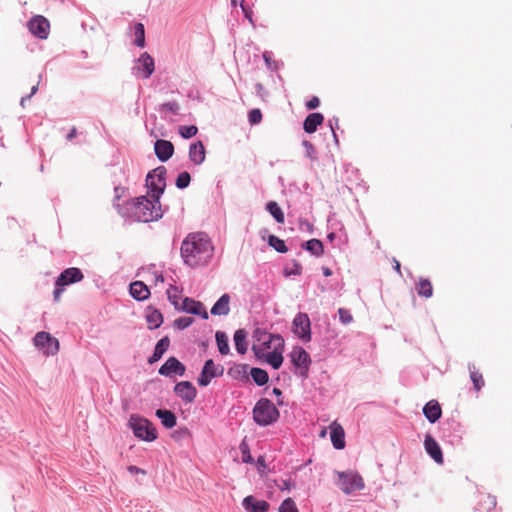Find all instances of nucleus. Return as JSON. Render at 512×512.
Wrapping results in <instances>:
<instances>
[{"instance_id":"nucleus-1","label":"nucleus","mask_w":512,"mask_h":512,"mask_svg":"<svg viewBox=\"0 0 512 512\" xmlns=\"http://www.w3.org/2000/svg\"><path fill=\"white\" fill-rule=\"evenodd\" d=\"M180 252L183 262L187 266L197 268L210 262L214 247L206 233L193 232L189 233L182 241Z\"/></svg>"},{"instance_id":"nucleus-2","label":"nucleus","mask_w":512,"mask_h":512,"mask_svg":"<svg viewBox=\"0 0 512 512\" xmlns=\"http://www.w3.org/2000/svg\"><path fill=\"white\" fill-rule=\"evenodd\" d=\"M118 213L126 220L132 222H152L162 218L163 211L160 201L156 202L153 198L140 196L128 200L123 204H114Z\"/></svg>"},{"instance_id":"nucleus-3","label":"nucleus","mask_w":512,"mask_h":512,"mask_svg":"<svg viewBox=\"0 0 512 512\" xmlns=\"http://www.w3.org/2000/svg\"><path fill=\"white\" fill-rule=\"evenodd\" d=\"M280 417L276 406L267 398H261L253 408V420L259 426L265 427L273 424Z\"/></svg>"},{"instance_id":"nucleus-4","label":"nucleus","mask_w":512,"mask_h":512,"mask_svg":"<svg viewBox=\"0 0 512 512\" xmlns=\"http://www.w3.org/2000/svg\"><path fill=\"white\" fill-rule=\"evenodd\" d=\"M166 173L167 170L164 166H158L147 174L146 186L149 189L148 193L156 202H159L160 197L165 190Z\"/></svg>"},{"instance_id":"nucleus-5","label":"nucleus","mask_w":512,"mask_h":512,"mask_svg":"<svg viewBox=\"0 0 512 512\" xmlns=\"http://www.w3.org/2000/svg\"><path fill=\"white\" fill-rule=\"evenodd\" d=\"M128 425L134 435L141 440L151 442L157 438L156 429L152 423L144 417L131 415Z\"/></svg>"},{"instance_id":"nucleus-6","label":"nucleus","mask_w":512,"mask_h":512,"mask_svg":"<svg viewBox=\"0 0 512 512\" xmlns=\"http://www.w3.org/2000/svg\"><path fill=\"white\" fill-rule=\"evenodd\" d=\"M291 362L295 367L294 373L306 379L308 377L311 358L309 353L302 347L296 346L289 354Z\"/></svg>"},{"instance_id":"nucleus-7","label":"nucleus","mask_w":512,"mask_h":512,"mask_svg":"<svg viewBox=\"0 0 512 512\" xmlns=\"http://www.w3.org/2000/svg\"><path fill=\"white\" fill-rule=\"evenodd\" d=\"M337 474V485L345 494H351L364 488V480L358 473L345 471Z\"/></svg>"},{"instance_id":"nucleus-8","label":"nucleus","mask_w":512,"mask_h":512,"mask_svg":"<svg viewBox=\"0 0 512 512\" xmlns=\"http://www.w3.org/2000/svg\"><path fill=\"white\" fill-rule=\"evenodd\" d=\"M292 332L303 342L311 341V321L307 313L299 312L292 321Z\"/></svg>"},{"instance_id":"nucleus-9","label":"nucleus","mask_w":512,"mask_h":512,"mask_svg":"<svg viewBox=\"0 0 512 512\" xmlns=\"http://www.w3.org/2000/svg\"><path fill=\"white\" fill-rule=\"evenodd\" d=\"M223 372L224 367L222 365H216L212 359H208L197 379L198 385L201 387L208 386L213 378L222 376Z\"/></svg>"},{"instance_id":"nucleus-10","label":"nucleus","mask_w":512,"mask_h":512,"mask_svg":"<svg viewBox=\"0 0 512 512\" xmlns=\"http://www.w3.org/2000/svg\"><path fill=\"white\" fill-rule=\"evenodd\" d=\"M33 341L36 347L44 349L46 355H55L59 350L58 340L52 337L48 332H38L34 336Z\"/></svg>"},{"instance_id":"nucleus-11","label":"nucleus","mask_w":512,"mask_h":512,"mask_svg":"<svg viewBox=\"0 0 512 512\" xmlns=\"http://www.w3.org/2000/svg\"><path fill=\"white\" fill-rule=\"evenodd\" d=\"M185 371V365L174 356L169 357L158 370L159 374L165 377L183 376Z\"/></svg>"},{"instance_id":"nucleus-12","label":"nucleus","mask_w":512,"mask_h":512,"mask_svg":"<svg viewBox=\"0 0 512 512\" xmlns=\"http://www.w3.org/2000/svg\"><path fill=\"white\" fill-rule=\"evenodd\" d=\"M254 337L259 344H254L252 346V351L257 358H262V354L265 353L266 350L271 349V339H273L272 333L262 329H256Z\"/></svg>"},{"instance_id":"nucleus-13","label":"nucleus","mask_w":512,"mask_h":512,"mask_svg":"<svg viewBox=\"0 0 512 512\" xmlns=\"http://www.w3.org/2000/svg\"><path fill=\"white\" fill-rule=\"evenodd\" d=\"M29 31L40 39H46L49 35V21L41 15L34 16L28 22Z\"/></svg>"},{"instance_id":"nucleus-14","label":"nucleus","mask_w":512,"mask_h":512,"mask_svg":"<svg viewBox=\"0 0 512 512\" xmlns=\"http://www.w3.org/2000/svg\"><path fill=\"white\" fill-rule=\"evenodd\" d=\"M174 393L187 404L193 403L197 396V390L190 381L178 382L174 386Z\"/></svg>"},{"instance_id":"nucleus-15","label":"nucleus","mask_w":512,"mask_h":512,"mask_svg":"<svg viewBox=\"0 0 512 512\" xmlns=\"http://www.w3.org/2000/svg\"><path fill=\"white\" fill-rule=\"evenodd\" d=\"M83 273L79 268L71 267L65 269L57 278L56 284L58 286H66L77 283L83 279Z\"/></svg>"},{"instance_id":"nucleus-16","label":"nucleus","mask_w":512,"mask_h":512,"mask_svg":"<svg viewBox=\"0 0 512 512\" xmlns=\"http://www.w3.org/2000/svg\"><path fill=\"white\" fill-rule=\"evenodd\" d=\"M180 309L186 313L200 316L205 320L209 317L204 305L200 301H196L189 297L183 299Z\"/></svg>"},{"instance_id":"nucleus-17","label":"nucleus","mask_w":512,"mask_h":512,"mask_svg":"<svg viewBox=\"0 0 512 512\" xmlns=\"http://www.w3.org/2000/svg\"><path fill=\"white\" fill-rule=\"evenodd\" d=\"M155 155L161 162L168 161L174 153V145L163 139H158L154 144Z\"/></svg>"},{"instance_id":"nucleus-18","label":"nucleus","mask_w":512,"mask_h":512,"mask_svg":"<svg viewBox=\"0 0 512 512\" xmlns=\"http://www.w3.org/2000/svg\"><path fill=\"white\" fill-rule=\"evenodd\" d=\"M424 447L427 454L438 464L443 463V454L440 445L437 441L430 435L427 434L424 440Z\"/></svg>"},{"instance_id":"nucleus-19","label":"nucleus","mask_w":512,"mask_h":512,"mask_svg":"<svg viewBox=\"0 0 512 512\" xmlns=\"http://www.w3.org/2000/svg\"><path fill=\"white\" fill-rule=\"evenodd\" d=\"M137 64L136 69L142 72V78L144 79L149 78L155 70L154 59L147 52L140 55Z\"/></svg>"},{"instance_id":"nucleus-20","label":"nucleus","mask_w":512,"mask_h":512,"mask_svg":"<svg viewBox=\"0 0 512 512\" xmlns=\"http://www.w3.org/2000/svg\"><path fill=\"white\" fill-rule=\"evenodd\" d=\"M242 506L247 512H267L270 504L265 500H257L254 496H246L242 501Z\"/></svg>"},{"instance_id":"nucleus-21","label":"nucleus","mask_w":512,"mask_h":512,"mask_svg":"<svg viewBox=\"0 0 512 512\" xmlns=\"http://www.w3.org/2000/svg\"><path fill=\"white\" fill-rule=\"evenodd\" d=\"M331 441L335 449H343L345 447V432L340 424L333 422L330 426Z\"/></svg>"},{"instance_id":"nucleus-22","label":"nucleus","mask_w":512,"mask_h":512,"mask_svg":"<svg viewBox=\"0 0 512 512\" xmlns=\"http://www.w3.org/2000/svg\"><path fill=\"white\" fill-rule=\"evenodd\" d=\"M205 147L202 141L192 143L189 147V159L195 165H200L205 160Z\"/></svg>"},{"instance_id":"nucleus-23","label":"nucleus","mask_w":512,"mask_h":512,"mask_svg":"<svg viewBox=\"0 0 512 512\" xmlns=\"http://www.w3.org/2000/svg\"><path fill=\"white\" fill-rule=\"evenodd\" d=\"M423 414L430 423H435L440 419L442 410L436 400H431L424 406Z\"/></svg>"},{"instance_id":"nucleus-24","label":"nucleus","mask_w":512,"mask_h":512,"mask_svg":"<svg viewBox=\"0 0 512 512\" xmlns=\"http://www.w3.org/2000/svg\"><path fill=\"white\" fill-rule=\"evenodd\" d=\"M230 296L223 294L211 308V314L215 316H225L230 312Z\"/></svg>"},{"instance_id":"nucleus-25","label":"nucleus","mask_w":512,"mask_h":512,"mask_svg":"<svg viewBox=\"0 0 512 512\" xmlns=\"http://www.w3.org/2000/svg\"><path fill=\"white\" fill-rule=\"evenodd\" d=\"M248 368V364H235L228 369L227 373L234 380L247 383L249 381Z\"/></svg>"},{"instance_id":"nucleus-26","label":"nucleus","mask_w":512,"mask_h":512,"mask_svg":"<svg viewBox=\"0 0 512 512\" xmlns=\"http://www.w3.org/2000/svg\"><path fill=\"white\" fill-rule=\"evenodd\" d=\"M130 295L137 301L146 300L150 296L148 287L142 281H135L130 284Z\"/></svg>"},{"instance_id":"nucleus-27","label":"nucleus","mask_w":512,"mask_h":512,"mask_svg":"<svg viewBox=\"0 0 512 512\" xmlns=\"http://www.w3.org/2000/svg\"><path fill=\"white\" fill-rule=\"evenodd\" d=\"M324 121V116L321 113H311L309 114L303 122V129L306 133H314L318 126H320Z\"/></svg>"},{"instance_id":"nucleus-28","label":"nucleus","mask_w":512,"mask_h":512,"mask_svg":"<svg viewBox=\"0 0 512 512\" xmlns=\"http://www.w3.org/2000/svg\"><path fill=\"white\" fill-rule=\"evenodd\" d=\"M169 345V337L165 336L162 339H160L154 348L153 354L148 358V363L153 364L159 361L162 358L163 354L168 350Z\"/></svg>"},{"instance_id":"nucleus-29","label":"nucleus","mask_w":512,"mask_h":512,"mask_svg":"<svg viewBox=\"0 0 512 512\" xmlns=\"http://www.w3.org/2000/svg\"><path fill=\"white\" fill-rule=\"evenodd\" d=\"M146 321L150 330L157 329L163 323V315L159 310L148 307Z\"/></svg>"},{"instance_id":"nucleus-30","label":"nucleus","mask_w":512,"mask_h":512,"mask_svg":"<svg viewBox=\"0 0 512 512\" xmlns=\"http://www.w3.org/2000/svg\"><path fill=\"white\" fill-rule=\"evenodd\" d=\"M155 415L161 420V423L165 428H173L177 423L175 414L170 410L158 409L156 410Z\"/></svg>"},{"instance_id":"nucleus-31","label":"nucleus","mask_w":512,"mask_h":512,"mask_svg":"<svg viewBox=\"0 0 512 512\" xmlns=\"http://www.w3.org/2000/svg\"><path fill=\"white\" fill-rule=\"evenodd\" d=\"M301 247L315 257H320L324 253L323 243L319 239H310L302 243Z\"/></svg>"},{"instance_id":"nucleus-32","label":"nucleus","mask_w":512,"mask_h":512,"mask_svg":"<svg viewBox=\"0 0 512 512\" xmlns=\"http://www.w3.org/2000/svg\"><path fill=\"white\" fill-rule=\"evenodd\" d=\"M468 370L470 373V379L473 383V387L475 391H480L482 387L485 385V381L482 373L476 368L475 364L469 363Z\"/></svg>"},{"instance_id":"nucleus-33","label":"nucleus","mask_w":512,"mask_h":512,"mask_svg":"<svg viewBox=\"0 0 512 512\" xmlns=\"http://www.w3.org/2000/svg\"><path fill=\"white\" fill-rule=\"evenodd\" d=\"M247 333L244 329H238L234 333L235 348L239 354H245L247 352Z\"/></svg>"},{"instance_id":"nucleus-34","label":"nucleus","mask_w":512,"mask_h":512,"mask_svg":"<svg viewBox=\"0 0 512 512\" xmlns=\"http://www.w3.org/2000/svg\"><path fill=\"white\" fill-rule=\"evenodd\" d=\"M416 291L419 296L430 298L433 295V287L428 279L420 278L416 284Z\"/></svg>"},{"instance_id":"nucleus-35","label":"nucleus","mask_w":512,"mask_h":512,"mask_svg":"<svg viewBox=\"0 0 512 512\" xmlns=\"http://www.w3.org/2000/svg\"><path fill=\"white\" fill-rule=\"evenodd\" d=\"M262 358L272 366L273 369H279L283 363V356L281 351H271L262 354Z\"/></svg>"},{"instance_id":"nucleus-36","label":"nucleus","mask_w":512,"mask_h":512,"mask_svg":"<svg viewBox=\"0 0 512 512\" xmlns=\"http://www.w3.org/2000/svg\"><path fill=\"white\" fill-rule=\"evenodd\" d=\"M218 350L221 355H227L230 352L228 336L223 331H217L215 334Z\"/></svg>"},{"instance_id":"nucleus-37","label":"nucleus","mask_w":512,"mask_h":512,"mask_svg":"<svg viewBox=\"0 0 512 512\" xmlns=\"http://www.w3.org/2000/svg\"><path fill=\"white\" fill-rule=\"evenodd\" d=\"M249 374L251 375L255 384L258 386H263V385L267 384V382L269 380L268 373L264 369H261V368L254 367L250 370Z\"/></svg>"},{"instance_id":"nucleus-38","label":"nucleus","mask_w":512,"mask_h":512,"mask_svg":"<svg viewBox=\"0 0 512 512\" xmlns=\"http://www.w3.org/2000/svg\"><path fill=\"white\" fill-rule=\"evenodd\" d=\"M267 211L273 216L277 223H284V213L280 206L275 201H270L266 204Z\"/></svg>"},{"instance_id":"nucleus-39","label":"nucleus","mask_w":512,"mask_h":512,"mask_svg":"<svg viewBox=\"0 0 512 512\" xmlns=\"http://www.w3.org/2000/svg\"><path fill=\"white\" fill-rule=\"evenodd\" d=\"M134 35V45L143 48L145 46V29L142 23L139 22L134 25Z\"/></svg>"},{"instance_id":"nucleus-40","label":"nucleus","mask_w":512,"mask_h":512,"mask_svg":"<svg viewBox=\"0 0 512 512\" xmlns=\"http://www.w3.org/2000/svg\"><path fill=\"white\" fill-rule=\"evenodd\" d=\"M268 244L279 253H286L288 251L285 242L275 235L268 237Z\"/></svg>"},{"instance_id":"nucleus-41","label":"nucleus","mask_w":512,"mask_h":512,"mask_svg":"<svg viewBox=\"0 0 512 512\" xmlns=\"http://www.w3.org/2000/svg\"><path fill=\"white\" fill-rule=\"evenodd\" d=\"M178 132L182 138L190 139L197 134L198 128L195 125H183L179 127Z\"/></svg>"},{"instance_id":"nucleus-42","label":"nucleus","mask_w":512,"mask_h":512,"mask_svg":"<svg viewBox=\"0 0 512 512\" xmlns=\"http://www.w3.org/2000/svg\"><path fill=\"white\" fill-rule=\"evenodd\" d=\"M191 181V176L187 171H183L179 173L176 179V187L179 189H185L189 186Z\"/></svg>"},{"instance_id":"nucleus-43","label":"nucleus","mask_w":512,"mask_h":512,"mask_svg":"<svg viewBox=\"0 0 512 512\" xmlns=\"http://www.w3.org/2000/svg\"><path fill=\"white\" fill-rule=\"evenodd\" d=\"M302 265L296 261V260H293L292 261V267L291 268H284L283 270V274L285 277H290V276H293V275H301L302 274Z\"/></svg>"},{"instance_id":"nucleus-44","label":"nucleus","mask_w":512,"mask_h":512,"mask_svg":"<svg viewBox=\"0 0 512 512\" xmlns=\"http://www.w3.org/2000/svg\"><path fill=\"white\" fill-rule=\"evenodd\" d=\"M302 145L305 149V156L312 161L317 160V152L314 145L308 140H303Z\"/></svg>"},{"instance_id":"nucleus-45","label":"nucleus","mask_w":512,"mask_h":512,"mask_svg":"<svg viewBox=\"0 0 512 512\" xmlns=\"http://www.w3.org/2000/svg\"><path fill=\"white\" fill-rule=\"evenodd\" d=\"M279 512H299L292 498H286L279 507Z\"/></svg>"},{"instance_id":"nucleus-46","label":"nucleus","mask_w":512,"mask_h":512,"mask_svg":"<svg viewBox=\"0 0 512 512\" xmlns=\"http://www.w3.org/2000/svg\"><path fill=\"white\" fill-rule=\"evenodd\" d=\"M160 111H169L171 112L172 114L174 115H178L179 114V110H180V105L177 101H170V102H165L163 104L160 105V108H159Z\"/></svg>"},{"instance_id":"nucleus-47","label":"nucleus","mask_w":512,"mask_h":512,"mask_svg":"<svg viewBox=\"0 0 512 512\" xmlns=\"http://www.w3.org/2000/svg\"><path fill=\"white\" fill-rule=\"evenodd\" d=\"M166 293L170 303L174 305L176 309H178V288L174 285H170Z\"/></svg>"},{"instance_id":"nucleus-48","label":"nucleus","mask_w":512,"mask_h":512,"mask_svg":"<svg viewBox=\"0 0 512 512\" xmlns=\"http://www.w3.org/2000/svg\"><path fill=\"white\" fill-rule=\"evenodd\" d=\"M194 319L192 317H179L174 321V327L179 330H184L192 325Z\"/></svg>"},{"instance_id":"nucleus-49","label":"nucleus","mask_w":512,"mask_h":512,"mask_svg":"<svg viewBox=\"0 0 512 512\" xmlns=\"http://www.w3.org/2000/svg\"><path fill=\"white\" fill-rule=\"evenodd\" d=\"M271 349L272 351H281L284 349V339L279 334H272Z\"/></svg>"},{"instance_id":"nucleus-50","label":"nucleus","mask_w":512,"mask_h":512,"mask_svg":"<svg viewBox=\"0 0 512 512\" xmlns=\"http://www.w3.org/2000/svg\"><path fill=\"white\" fill-rule=\"evenodd\" d=\"M338 314H339V320L343 325H348L353 321V316H352L350 310H348L346 308H339Z\"/></svg>"},{"instance_id":"nucleus-51","label":"nucleus","mask_w":512,"mask_h":512,"mask_svg":"<svg viewBox=\"0 0 512 512\" xmlns=\"http://www.w3.org/2000/svg\"><path fill=\"white\" fill-rule=\"evenodd\" d=\"M239 448L242 453L243 462L244 463H253L254 460H253V457L251 456L248 444L245 441H242Z\"/></svg>"},{"instance_id":"nucleus-52","label":"nucleus","mask_w":512,"mask_h":512,"mask_svg":"<svg viewBox=\"0 0 512 512\" xmlns=\"http://www.w3.org/2000/svg\"><path fill=\"white\" fill-rule=\"evenodd\" d=\"M262 57H263V60L267 66L268 69L272 70V71H275L277 70L278 66H277V63L276 61H274L272 59V53L269 52V51H265L263 54H262Z\"/></svg>"},{"instance_id":"nucleus-53","label":"nucleus","mask_w":512,"mask_h":512,"mask_svg":"<svg viewBox=\"0 0 512 512\" xmlns=\"http://www.w3.org/2000/svg\"><path fill=\"white\" fill-rule=\"evenodd\" d=\"M248 120L252 125L260 123L262 120V113L260 109H252L249 111Z\"/></svg>"},{"instance_id":"nucleus-54","label":"nucleus","mask_w":512,"mask_h":512,"mask_svg":"<svg viewBox=\"0 0 512 512\" xmlns=\"http://www.w3.org/2000/svg\"><path fill=\"white\" fill-rule=\"evenodd\" d=\"M125 191H126V188H124L122 186H116L114 188V201H113V205L114 204H118L117 201H119L124 196Z\"/></svg>"},{"instance_id":"nucleus-55","label":"nucleus","mask_w":512,"mask_h":512,"mask_svg":"<svg viewBox=\"0 0 512 512\" xmlns=\"http://www.w3.org/2000/svg\"><path fill=\"white\" fill-rule=\"evenodd\" d=\"M294 487H295V484H294V482H292L291 479L282 480L281 484H278V488L282 491H284V490L290 491Z\"/></svg>"},{"instance_id":"nucleus-56","label":"nucleus","mask_w":512,"mask_h":512,"mask_svg":"<svg viewBox=\"0 0 512 512\" xmlns=\"http://www.w3.org/2000/svg\"><path fill=\"white\" fill-rule=\"evenodd\" d=\"M320 105V100L318 97L316 96H313L307 103H306V108L308 110H314L316 109L317 107H319Z\"/></svg>"},{"instance_id":"nucleus-57","label":"nucleus","mask_w":512,"mask_h":512,"mask_svg":"<svg viewBox=\"0 0 512 512\" xmlns=\"http://www.w3.org/2000/svg\"><path fill=\"white\" fill-rule=\"evenodd\" d=\"M63 291H64V286H58V285L55 283V289H54V291H53V297H54V300H55L56 302H58V301H59L60 296H61V294L63 293Z\"/></svg>"},{"instance_id":"nucleus-58","label":"nucleus","mask_w":512,"mask_h":512,"mask_svg":"<svg viewBox=\"0 0 512 512\" xmlns=\"http://www.w3.org/2000/svg\"><path fill=\"white\" fill-rule=\"evenodd\" d=\"M128 471H129L131 474H139V473H141V474H145V473H146V472H145V470H143V469H141V468H139V467H137V466H134V465H130V466H128Z\"/></svg>"},{"instance_id":"nucleus-59","label":"nucleus","mask_w":512,"mask_h":512,"mask_svg":"<svg viewBox=\"0 0 512 512\" xmlns=\"http://www.w3.org/2000/svg\"><path fill=\"white\" fill-rule=\"evenodd\" d=\"M77 136V129L73 127L70 132L66 135L68 141L73 140Z\"/></svg>"},{"instance_id":"nucleus-60","label":"nucleus","mask_w":512,"mask_h":512,"mask_svg":"<svg viewBox=\"0 0 512 512\" xmlns=\"http://www.w3.org/2000/svg\"><path fill=\"white\" fill-rule=\"evenodd\" d=\"M240 6H241V8H242V10H243V12H244V14H245V16L249 18V14L251 13V11H250V9H249V8H247V7H246V5H245V1H244V0H242V1L240 2Z\"/></svg>"},{"instance_id":"nucleus-61","label":"nucleus","mask_w":512,"mask_h":512,"mask_svg":"<svg viewBox=\"0 0 512 512\" xmlns=\"http://www.w3.org/2000/svg\"><path fill=\"white\" fill-rule=\"evenodd\" d=\"M393 263H394V269L395 271L401 275V266H400V262L398 260H396L395 258H393Z\"/></svg>"},{"instance_id":"nucleus-62","label":"nucleus","mask_w":512,"mask_h":512,"mask_svg":"<svg viewBox=\"0 0 512 512\" xmlns=\"http://www.w3.org/2000/svg\"><path fill=\"white\" fill-rule=\"evenodd\" d=\"M257 465L259 467H263L265 468L266 467V463H265V458L264 456H259L258 459H257Z\"/></svg>"},{"instance_id":"nucleus-63","label":"nucleus","mask_w":512,"mask_h":512,"mask_svg":"<svg viewBox=\"0 0 512 512\" xmlns=\"http://www.w3.org/2000/svg\"><path fill=\"white\" fill-rule=\"evenodd\" d=\"M322 272L324 276L329 277L332 275V270L328 267H322Z\"/></svg>"},{"instance_id":"nucleus-64","label":"nucleus","mask_w":512,"mask_h":512,"mask_svg":"<svg viewBox=\"0 0 512 512\" xmlns=\"http://www.w3.org/2000/svg\"><path fill=\"white\" fill-rule=\"evenodd\" d=\"M30 98H31V95L22 97L21 101H20L21 106H24V104H26V101L29 100Z\"/></svg>"}]
</instances>
